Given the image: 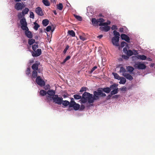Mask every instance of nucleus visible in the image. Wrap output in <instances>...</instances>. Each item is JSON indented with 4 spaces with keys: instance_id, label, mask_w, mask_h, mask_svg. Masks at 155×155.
<instances>
[{
    "instance_id": "nucleus-1",
    "label": "nucleus",
    "mask_w": 155,
    "mask_h": 155,
    "mask_svg": "<svg viewBox=\"0 0 155 155\" xmlns=\"http://www.w3.org/2000/svg\"><path fill=\"white\" fill-rule=\"evenodd\" d=\"M94 101L92 94L85 92L82 95V98L80 100L81 103H85L87 101L89 103H92Z\"/></svg>"
},
{
    "instance_id": "nucleus-2",
    "label": "nucleus",
    "mask_w": 155,
    "mask_h": 155,
    "mask_svg": "<svg viewBox=\"0 0 155 155\" xmlns=\"http://www.w3.org/2000/svg\"><path fill=\"white\" fill-rule=\"evenodd\" d=\"M113 34L114 36L111 39L112 42L114 46L118 47V49L120 50V46L119 42L120 34L116 30L114 31Z\"/></svg>"
},
{
    "instance_id": "nucleus-3",
    "label": "nucleus",
    "mask_w": 155,
    "mask_h": 155,
    "mask_svg": "<svg viewBox=\"0 0 155 155\" xmlns=\"http://www.w3.org/2000/svg\"><path fill=\"white\" fill-rule=\"evenodd\" d=\"M101 88H99L96 91L94 92V98L95 100H98L100 97H105L106 96V94L103 92Z\"/></svg>"
},
{
    "instance_id": "nucleus-4",
    "label": "nucleus",
    "mask_w": 155,
    "mask_h": 155,
    "mask_svg": "<svg viewBox=\"0 0 155 155\" xmlns=\"http://www.w3.org/2000/svg\"><path fill=\"white\" fill-rule=\"evenodd\" d=\"M120 73H123L122 75L125 77L127 79L131 81L133 78L129 74L126 73V71L124 68L123 67L120 68Z\"/></svg>"
},
{
    "instance_id": "nucleus-5",
    "label": "nucleus",
    "mask_w": 155,
    "mask_h": 155,
    "mask_svg": "<svg viewBox=\"0 0 155 155\" xmlns=\"http://www.w3.org/2000/svg\"><path fill=\"white\" fill-rule=\"evenodd\" d=\"M20 22L21 25V28L23 30H27L28 28L27 26V23L26 21L25 18L23 17L20 21Z\"/></svg>"
},
{
    "instance_id": "nucleus-6",
    "label": "nucleus",
    "mask_w": 155,
    "mask_h": 155,
    "mask_svg": "<svg viewBox=\"0 0 155 155\" xmlns=\"http://www.w3.org/2000/svg\"><path fill=\"white\" fill-rule=\"evenodd\" d=\"M52 100L56 104H57L59 105L61 104L63 100L62 97H58V95H54V96L52 97Z\"/></svg>"
},
{
    "instance_id": "nucleus-7",
    "label": "nucleus",
    "mask_w": 155,
    "mask_h": 155,
    "mask_svg": "<svg viewBox=\"0 0 155 155\" xmlns=\"http://www.w3.org/2000/svg\"><path fill=\"white\" fill-rule=\"evenodd\" d=\"M36 82L38 85L40 86H43L45 85V82L40 76L37 77L36 79Z\"/></svg>"
},
{
    "instance_id": "nucleus-8",
    "label": "nucleus",
    "mask_w": 155,
    "mask_h": 155,
    "mask_svg": "<svg viewBox=\"0 0 155 155\" xmlns=\"http://www.w3.org/2000/svg\"><path fill=\"white\" fill-rule=\"evenodd\" d=\"M129 49L127 47H125L123 49V52L127 56H130L133 55V52L132 50H129Z\"/></svg>"
},
{
    "instance_id": "nucleus-9",
    "label": "nucleus",
    "mask_w": 155,
    "mask_h": 155,
    "mask_svg": "<svg viewBox=\"0 0 155 155\" xmlns=\"http://www.w3.org/2000/svg\"><path fill=\"white\" fill-rule=\"evenodd\" d=\"M41 53V49L40 48H39L37 50H35L34 51H32V54L34 57H37L40 55Z\"/></svg>"
},
{
    "instance_id": "nucleus-10",
    "label": "nucleus",
    "mask_w": 155,
    "mask_h": 155,
    "mask_svg": "<svg viewBox=\"0 0 155 155\" xmlns=\"http://www.w3.org/2000/svg\"><path fill=\"white\" fill-rule=\"evenodd\" d=\"M15 9L17 11L21 10L24 8L23 4L20 2L17 3L15 6Z\"/></svg>"
},
{
    "instance_id": "nucleus-11",
    "label": "nucleus",
    "mask_w": 155,
    "mask_h": 155,
    "mask_svg": "<svg viewBox=\"0 0 155 155\" xmlns=\"http://www.w3.org/2000/svg\"><path fill=\"white\" fill-rule=\"evenodd\" d=\"M35 12L38 15L40 16H42L44 15V14L42 9L41 8L39 7H38L36 8Z\"/></svg>"
},
{
    "instance_id": "nucleus-12",
    "label": "nucleus",
    "mask_w": 155,
    "mask_h": 155,
    "mask_svg": "<svg viewBox=\"0 0 155 155\" xmlns=\"http://www.w3.org/2000/svg\"><path fill=\"white\" fill-rule=\"evenodd\" d=\"M136 68L137 67L139 69H144L146 68V66L143 63L139 62L136 63Z\"/></svg>"
},
{
    "instance_id": "nucleus-13",
    "label": "nucleus",
    "mask_w": 155,
    "mask_h": 155,
    "mask_svg": "<svg viewBox=\"0 0 155 155\" xmlns=\"http://www.w3.org/2000/svg\"><path fill=\"white\" fill-rule=\"evenodd\" d=\"M121 37L122 39L124 40L127 42H130V38L126 35L122 34L121 35Z\"/></svg>"
},
{
    "instance_id": "nucleus-14",
    "label": "nucleus",
    "mask_w": 155,
    "mask_h": 155,
    "mask_svg": "<svg viewBox=\"0 0 155 155\" xmlns=\"http://www.w3.org/2000/svg\"><path fill=\"white\" fill-rule=\"evenodd\" d=\"M25 35L28 38H32L33 35L31 31H29V29L27 30H25Z\"/></svg>"
},
{
    "instance_id": "nucleus-15",
    "label": "nucleus",
    "mask_w": 155,
    "mask_h": 155,
    "mask_svg": "<svg viewBox=\"0 0 155 155\" xmlns=\"http://www.w3.org/2000/svg\"><path fill=\"white\" fill-rule=\"evenodd\" d=\"M47 94L49 96L53 97L55 95V91L53 90H49L47 91Z\"/></svg>"
},
{
    "instance_id": "nucleus-16",
    "label": "nucleus",
    "mask_w": 155,
    "mask_h": 155,
    "mask_svg": "<svg viewBox=\"0 0 155 155\" xmlns=\"http://www.w3.org/2000/svg\"><path fill=\"white\" fill-rule=\"evenodd\" d=\"M40 64L39 62H38L33 64L32 66V68L34 71H37L38 70V65Z\"/></svg>"
},
{
    "instance_id": "nucleus-17",
    "label": "nucleus",
    "mask_w": 155,
    "mask_h": 155,
    "mask_svg": "<svg viewBox=\"0 0 155 155\" xmlns=\"http://www.w3.org/2000/svg\"><path fill=\"white\" fill-rule=\"evenodd\" d=\"M72 106H73L72 107H73L74 109L75 110H78L79 109L80 107V105L76 103H75V104H73Z\"/></svg>"
},
{
    "instance_id": "nucleus-18",
    "label": "nucleus",
    "mask_w": 155,
    "mask_h": 155,
    "mask_svg": "<svg viewBox=\"0 0 155 155\" xmlns=\"http://www.w3.org/2000/svg\"><path fill=\"white\" fill-rule=\"evenodd\" d=\"M101 88L103 91L107 94L109 93L111 91V89L109 87Z\"/></svg>"
},
{
    "instance_id": "nucleus-19",
    "label": "nucleus",
    "mask_w": 155,
    "mask_h": 155,
    "mask_svg": "<svg viewBox=\"0 0 155 155\" xmlns=\"http://www.w3.org/2000/svg\"><path fill=\"white\" fill-rule=\"evenodd\" d=\"M91 22L94 26H97L98 25L97 19L95 18H92L91 19Z\"/></svg>"
},
{
    "instance_id": "nucleus-20",
    "label": "nucleus",
    "mask_w": 155,
    "mask_h": 155,
    "mask_svg": "<svg viewBox=\"0 0 155 155\" xmlns=\"http://www.w3.org/2000/svg\"><path fill=\"white\" fill-rule=\"evenodd\" d=\"M100 28L106 32L108 31L110 29V27L108 26H105L104 27H101Z\"/></svg>"
},
{
    "instance_id": "nucleus-21",
    "label": "nucleus",
    "mask_w": 155,
    "mask_h": 155,
    "mask_svg": "<svg viewBox=\"0 0 155 155\" xmlns=\"http://www.w3.org/2000/svg\"><path fill=\"white\" fill-rule=\"evenodd\" d=\"M119 80H120V81L119 82V83L120 84H124L126 82V80L125 78L122 77H121L120 78V79Z\"/></svg>"
},
{
    "instance_id": "nucleus-22",
    "label": "nucleus",
    "mask_w": 155,
    "mask_h": 155,
    "mask_svg": "<svg viewBox=\"0 0 155 155\" xmlns=\"http://www.w3.org/2000/svg\"><path fill=\"white\" fill-rule=\"evenodd\" d=\"M126 69L127 72H129L130 73H132L134 71V69L132 67L128 66L126 67Z\"/></svg>"
},
{
    "instance_id": "nucleus-23",
    "label": "nucleus",
    "mask_w": 155,
    "mask_h": 155,
    "mask_svg": "<svg viewBox=\"0 0 155 155\" xmlns=\"http://www.w3.org/2000/svg\"><path fill=\"white\" fill-rule=\"evenodd\" d=\"M62 103V105L65 107L67 106L68 105L69 106L70 104V102L69 101H63V100Z\"/></svg>"
},
{
    "instance_id": "nucleus-24",
    "label": "nucleus",
    "mask_w": 155,
    "mask_h": 155,
    "mask_svg": "<svg viewBox=\"0 0 155 155\" xmlns=\"http://www.w3.org/2000/svg\"><path fill=\"white\" fill-rule=\"evenodd\" d=\"M42 23L44 26H46L49 23V21L47 19H44L42 21Z\"/></svg>"
},
{
    "instance_id": "nucleus-25",
    "label": "nucleus",
    "mask_w": 155,
    "mask_h": 155,
    "mask_svg": "<svg viewBox=\"0 0 155 155\" xmlns=\"http://www.w3.org/2000/svg\"><path fill=\"white\" fill-rule=\"evenodd\" d=\"M118 88H117L116 89H114L112 91L110 92V94L111 95H113L117 94L118 91Z\"/></svg>"
},
{
    "instance_id": "nucleus-26",
    "label": "nucleus",
    "mask_w": 155,
    "mask_h": 155,
    "mask_svg": "<svg viewBox=\"0 0 155 155\" xmlns=\"http://www.w3.org/2000/svg\"><path fill=\"white\" fill-rule=\"evenodd\" d=\"M118 85V84H111L110 85L109 88H110L111 89V90L112 89H116L117 88H118L117 87Z\"/></svg>"
},
{
    "instance_id": "nucleus-27",
    "label": "nucleus",
    "mask_w": 155,
    "mask_h": 155,
    "mask_svg": "<svg viewBox=\"0 0 155 155\" xmlns=\"http://www.w3.org/2000/svg\"><path fill=\"white\" fill-rule=\"evenodd\" d=\"M125 46H126L125 47H127V48H128V49H129L128 45L126 42L124 41L121 42L120 45V47L121 48H123Z\"/></svg>"
},
{
    "instance_id": "nucleus-28",
    "label": "nucleus",
    "mask_w": 155,
    "mask_h": 155,
    "mask_svg": "<svg viewBox=\"0 0 155 155\" xmlns=\"http://www.w3.org/2000/svg\"><path fill=\"white\" fill-rule=\"evenodd\" d=\"M111 23V22L110 21H107L106 22H104L103 23H99V25L100 26H105L107 25H110Z\"/></svg>"
},
{
    "instance_id": "nucleus-29",
    "label": "nucleus",
    "mask_w": 155,
    "mask_h": 155,
    "mask_svg": "<svg viewBox=\"0 0 155 155\" xmlns=\"http://www.w3.org/2000/svg\"><path fill=\"white\" fill-rule=\"evenodd\" d=\"M68 33L72 37H74L75 36V33L73 30H69L68 31Z\"/></svg>"
},
{
    "instance_id": "nucleus-30",
    "label": "nucleus",
    "mask_w": 155,
    "mask_h": 155,
    "mask_svg": "<svg viewBox=\"0 0 155 155\" xmlns=\"http://www.w3.org/2000/svg\"><path fill=\"white\" fill-rule=\"evenodd\" d=\"M39 94L40 95L42 96H44L46 95L47 94V92L44 90H41L40 91Z\"/></svg>"
},
{
    "instance_id": "nucleus-31",
    "label": "nucleus",
    "mask_w": 155,
    "mask_h": 155,
    "mask_svg": "<svg viewBox=\"0 0 155 155\" xmlns=\"http://www.w3.org/2000/svg\"><path fill=\"white\" fill-rule=\"evenodd\" d=\"M42 2L46 6H49L50 5V3L48 0H42Z\"/></svg>"
},
{
    "instance_id": "nucleus-32",
    "label": "nucleus",
    "mask_w": 155,
    "mask_h": 155,
    "mask_svg": "<svg viewBox=\"0 0 155 155\" xmlns=\"http://www.w3.org/2000/svg\"><path fill=\"white\" fill-rule=\"evenodd\" d=\"M136 58H147V57L144 55H138L137 51L136 50Z\"/></svg>"
},
{
    "instance_id": "nucleus-33",
    "label": "nucleus",
    "mask_w": 155,
    "mask_h": 155,
    "mask_svg": "<svg viewBox=\"0 0 155 155\" xmlns=\"http://www.w3.org/2000/svg\"><path fill=\"white\" fill-rule=\"evenodd\" d=\"M29 11V9L27 8H25L23 10L22 13L23 15H25V14L28 13Z\"/></svg>"
},
{
    "instance_id": "nucleus-34",
    "label": "nucleus",
    "mask_w": 155,
    "mask_h": 155,
    "mask_svg": "<svg viewBox=\"0 0 155 155\" xmlns=\"http://www.w3.org/2000/svg\"><path fill=\"white\" fill-rule=\"evenodd\" d=\"M112 74L114 76L115 78L119 80L120 79V77L118 74L116 73H113Z\"/></svg>"
},
{
    "instance_id": "nucleus-35",
    "label": "nucleus",
    "mask_w": 155,
    "mask_h": 155,
    "mask_svg": "<svg viewBox=\"0 0 155 155\" xmlns=\"http://www.w3.org/2000/svg\"><path fill=\"white\" fill-rule=\"evenodd\" d=\"M37 72L36 71H33L32 73L31 78H35L37 76Z\"/></svg>"
},
{
    "instance_id": "nucleus-36",
    "label": "nucleus",
    "mask_w": 155,
    "mask_h": 155,
    "mask_svg": "<svg viewBox=\"0 0 155 155\" xmlns=\"http://www.w3.org/2000/svg\"><path fill=\"white\" fill-rule=\"evenodd\" d=\"M35 39H29L28 40V44L30 45H33L34 43L35 42Z\"/></svg>"
},
{
    "instance_id": "nucleus-37",
    "label": "nucleus",
    "mask_w": 155,
    "mask_h": 155,
    "mask_svg": "<svg viewBox=\"0 0 155 155\" xmlns=\"http://www.w3.org/2000/svg\"><path fill=\"white\" fill-rule=\"evenodd\" d=\"M74 16L75 18L78 21H81L82 20V17L79 15H76L74 14Z\"/></svg>"
},
{
    "instance_id": "nucleus-38",
    "label": "nucleus",
    "mask_w": 155,
    "mask_h": 155,
    "mask_svg": "<svg viewBox=\"0 0 155 155\" xmlns=\"http://www.w3.org/2000/svg\"><path fill=\"white\" fill-rule=\"evenodd\" d=\"M57 6V8L60 10H61L63 9V6L61 3H60L58 4Z\"/></svg>"
},
{
    "instance_id": "nucleus-39",
    "label": "nucleus",
    "mask_w": 155,
    "mask_h": 155,
    "mask_svg": "<svg viewBox=\"0 0 155 155\" xmlns=\"http://www.w3.org/2000/svg\"><path fill=\"white\" fill-rule=\"evenodd\" d=\"M74 98L76 100H78L82 98V97L81 96L78 95V94H75L74 95Z\"/></svg>"
},
{
    "instance_id": "nucleus-40",
    "label": "nucleus",
    "mask_w": 155,
    "mask_h": 155,
    "mask_svg": "<svg viewBox=\"0 0 155 155\" xmlns=\"http://www.w3.org/2000/svg\"><path fill=\"white\" fill-rule=\"evenodd\" d=\"M75 102L74 101V100L73 98H71V101L70 102V104H69V107H72L73 104H75Z\"/></svg>"
},
{
    "instance_id": "nucleus-41",
    "label": "nucleus",
    "mask_w": 155,
    "mask_h": 155,
    "mask_svg": "<svg viewBox=\"0 0 155 155\" xmlns=\"http://www.w3.org/2000/svg\"><path fill=\"white\" fill-rule=\"evenodd\" d=\"M34 24H35L34 28L35 30H37L38 28L40 27V25L36 22H35Z\"/></svg>"
},
{
    "instance_id": "nucleus-42",
    "label": "nucleus",
    "mask_w": 155,
    "mask_h": 155,
    "mask_svg": "<svg viewBox=\"0 0 155 155\" xmlns=\"http://www.w3.org/2000/svg\"><path fill=\"white\" fill-rule=\"evenodd\" d=\"M25 15H23L22 13L20 12L19 13L18 15V17L19 19H21L22 18H23V16Z\"/></svg>"
},
{
    "instance_id": "nucleus-43",
    "label": "nucleus",
    "mask_w": 155,
    "mask_h": 155,
    "mask_svg": "<svg viewBox=\"0 0 155 155\" xmlns=\"http://www.w3.org/2000/svg\"><path fill=\"white\" fill-rule=\"evenodd\" d=\"M30 69L29 68H28L26 71V74L27 75H29L30 74Z\"/></svg>"
},
{
    "instance_id": "nucleus-44",
    "label": "nucleus",
    "mask_w": 155,
    "mask_h": 155,
    "mask_svg": "<svg viewBox=\"0 0 155 155\" xmlns=\"http://www.w3.org/2000/svg\"><path fill=\"white\" fill-rule=\"evenodd\" d=\"M46 99L47 100L48 102H49L51 101L52 99V97L49 96H46Z\"/></svg>"
},
{
    "instance_id": "nucleus-45",
    "label": "nucleus",
    "mask_w": 155,
    "mask_h": 155,
    "mask_svg": "<svg viewBox=\"0 0 155 155\" xmlns=\"http://www.w3.org/2000/svg\"><path fill=\"white\" fill-rule=\"evenodd\" d=\"M38 45H33L32 46V49L33 51H35V50H36V49L38 48Z\"/></svg>"
},
{
    "instance_id": "nucleus-46",
    "label": "nucleus",
    "mask_w": 155,
    "mask_h": 155,
    "mask_svg": "<svg viewBox=\"0 0 155 155\" xmlns=\"http://www.w3.org/2000/svg\"><path fill=\"white\" fill-rule=\"evenodd\" d=\"M97 21L98 23H103V22L104 21V19L102 18H100L97 19Z\"/></svg>"
},
{
    "instance_id": "nucleus-47",
    "label": "nucleus",
    "mask_w": 155,
    "mask_h": 155,
    "mask_svg": "<svg viewBox=\"0 0 155 155\" xmlns=\"http://www.w3.org/2000/svg\"><path fill=\"white\" fill-rule=\"evenodd\" d=\"M79 38L81 40L83 41L87 40L86 38L82 36H80Z\"/></svg>"
},
{
    "instance_id": "nucleus-48",
    "label": "nucleus",
    "mask_w": 155,
    "mask_h": 155,
    "mask_svg": "<svg viewBox=\"0 0 155 155\" xmlns=\"http://www.w3.org/2000/svg\"><path fill=\"white\" fill-rule=\"evenodd\" d=\"M30 18H31L32 19H34V14L33 12H31L30 13Z\"/></svg>"
},
{
    "instance_id": "nucleus-49",
    "label": "nucleus",
    "mask_w": 155,
    "mask_h": 155,
    "mask_svg": "<svg viewBox=\"0 0 155 155\" xmlns=\"http://www.w3.org/2000/svg\"><path fill=\"white\" fill-rule=\"evenodd\" d=\"M97 68V67L96 66H95L94 67H93L91 69V70L90 71V73H89L91 74Z\"/></svg>"
},
{
    "instance_id": "nucleus-50",
    "label": "nucleus",
    "mask_w": 155,
    "mask_h": 155,
    "mask_svg": "<svg viewBox=\"0 0 155 155\" xmlns=\"http://www.w3.org/2000/svg\"><path fill=\"white\" fill-rule=\"evenodd\" d=\"M51 29V27L50 26H47V28H46V30L48 32L50 31Z\"/></svg>"
},
{
    "instance_id": "nucleus-51",
    "label": "nucleus",
    "mask_w": 155,
    "mask_h": 155,
    "mask_svg": "<svg viewBox=\"0 0 155 155\" xmlns=\"http://www.w3.org/2000/svg\"><path fill=\"white\" fill-rule=\"evenodd\" d=\"M69 48V46L68 45H67L65 48L64 49L63 51V53L64 54H65L67 50Z\"/></svg>"
},
{
    "instance_id": "nucleus-52",
    "label": "nucleus",
    "mask_w": 155,
    "mask_h": 155,
    "mask_svg": "<svg viewBox=\"0 0 155 155\" xmlns=\"http://www.w3.org/2000/svg\"><path fill=\"white\" fill-rule=\"evenodd\" d=\"M111 29L113 30H117V27L115 25H113L111 28Z\"/></svg>"
},
{
    "instance_id": "nucleus-53",
    "label": "nucleus",
    "mask_w": 155,
    "mask_h": 155,
    "mask_svg": "<svg viewBox=\"0 0 155 155\" xmlns=\"http://www.w3.org/2000/svg\"><path fill=\"white\" fill-rule=\"evenodd\" d=\"M86 87H82L80 91V92H82L84 91H85L86 90Z\"/></svg>"
},
{
    "instance_id": "nucleus-54",
    "label": "nucleus",
    "mask_w": 155,
    "mask_h": 155,
    "mask_svg": "<svg viewBox=\"0 0 155 155\" xmlns=\"http://www.w3.org/2000/svg\"><path fill=\"white\" fill-rule=\"evenodd\" d=\"M120 90L121 91H126L127 90V88L124 87H123L121 88H120Z\"/></svg>"
},
{
    "instance_id": "nucleus-55",
    "label": "nucleus",
    "mask_w": 155,
    "mask_h": 155,
    "mask_svg": "<svg viewBox=\"0 0 155 155\" xmlns=\"http://www.w3.org/2000/svg\"><path fill=\"white\" fill-rule=\"evenodd\" d=\"M80 110H83L85 108V106L84 105L82 104L81 107H80Z\"/></svg>"
},
{
    "instance_id": "nucleus-56",
    "label": "nucleus",
    "mask_w": 155,
    "mask_h": 155,
    "mask_svg": "<svg viewBox=\"0 0 155 155\" xmlns=\"http://www.w3.org/2000/svg\"><path fill=\"white\" fill-rule=\"evenodd\" d=\"M50 88V86L48 84L45 87V90L48 89H49Z\"/></svg>"
},
{
    "instance_id": "nucleus-57",
    "label": "nucleus",
    "mask_w": 155,
    "mask_h": 155,
    "mask_svg": "<svg viewBox=\"0 0 155 155\" xmlns=\"http://www.w3.org/2000/svg\"><path fill=\"white\" fill-rule=\"evenodd\" d=\"M120 95H115L113 96L112 98H118L119 97Z\"/></svg>"
},
{
    "instance_id": "nucleus-58",
    "label": "nucleus",
    "mask_w": 155,
    "mask_h": 155,
    "mask_svg": "<svg viewBox=\"0 0 155 155\" xmlns=\"http://www.w3.org/2000/svg\"><path fill=\"white\" fill-rule=\"evenodd\" d=\"M69 59H65L63 62L61 63V64H63L65 63Z\"/></svg>"
},
{
    "instance_id": "nucleus-59",
    "label": "nucleus",
    "mask_w": 155,
    "mask_h": 155,
    "mask_svg": "<svg viewBox=\"0 0 155 155\" xmlns=\"http://www.w3.org/2000/svg\"><path fill=\"white\" fill-rule=\"evenodd\" d=\"M103 36L102 35H100L97 36V37L100 39H101L103 37Z\"/></svg>"
},
{
    "instance_id": "nucleus-60",
    "label": "nucleus",
    "mask_w": 155,
    "mask_h": 155,
    "mask_svg": "<svg viewBox=\"0 0 155 155\" xmlns=\"http://www.w3.org/2000/svg\"><path fill=\"white\" fill-rule=\"evenodd\" d=\"M106 61V59H102V62H105Z\"/></svg>"
},
{
    "instance_id": "nucleus-61",
    "label": "nucleus",
    "mask_w": 155,
    "mask_h": 155,
    "mask_svg": "<svg viewBox=\"0 0 155 155\" xmlns=\"http://www.w3.org/2000/svg\"><path fill=\"white\" fill-rule=\"evenodd\" d=\"M112 96V95H111V94H109V95L108 96H107V98H108V99H110V98L111 97V96Z\"/></svg>"
},
{
    "instance_id": "nucleus-62",
    "label": "nucleus",
    "mask_w": 155,
    "mask_h": 155,
    "mask_svg": "<svg viewBox=\"0 0 155 155\" xmlns=\"http://www.w3.org/2000/svg\"><path fill=\"white\" fill-rule=\"evenodd\" d=\"M53 12L55 15H56L57 14V13L56 10H54L53 11Z\"/></svg>"
},
{
    "instance_id": "nucleus-63",
    "label": "nucleus",
    "mask_w": 155,
    "mask_h": 155,
    "mask_svg": "<svg viewBox=\"0 0 155 155\" xmlns=\"http://www.w3.org/2000/svg\"><path fill=\"white\" fill-rule=\"evenodd\" d=\"M51 2L56 3L55 0H51Z\"/></svg>"
},
{
    "instance_id": "nucleus-64",
    "label": "nucleus",
    "mask_w": 155,
    "mask_h": 155,
    "mask_svg": "<svg viewBox=\"0 0 155 155\" xmlns=\"http://www.w3.org/2000/svg\"><path fill=\"white\" fill-rule=\"evenodd\" d=\"M14 0L15 2H19L20 1H21V0Z\"/></svg>"
}]
</instances>
